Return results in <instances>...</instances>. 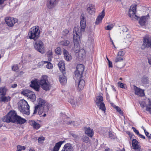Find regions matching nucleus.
<instances>
[{"instance_id":"f257e3e1","label":"nucleus","mask_w":151,"mask_h":151,"mask_svg":"<svg viewBox=\"0 0 151 151\" xmlns=\"http://www.w3.org/2000/svg\"><path fill=\"white\" fill-rule=\"evenodd\" d=\"M40 85L42 88L46 91H49L51 87V84L48 79V78L46 75L43 76L41 79L38 80L35 79L31 81L30 86L33 88L36 91H38Z\"/></svg>"},{"instance_id":"f03ea898","label":"nucleus","mask_w":151,"mask_h":151,"mask_svg":"<svg viewBox=\"0 0 151 151\" xmlns=\"http://www.w3.org/2000/svg\"><path fill=\"white\" fill-rule=\"evenodd\" d=\"M73 33L74 43V51L76 53H77L79 50V44L81 42L80 38L81 36L80 28L79 27L74 28Z\"/></svg>"},{"instance_id":"7ed1b4c3","label":"nucleus","mask_w":151,"mask_h":151,"mask_svg":"<svg viewBox=\"0 0 151 151\" xmlns=\"http://www.w3.org/2000/svg\"><path fill=\"white\" fill-rule=\"evenodd\" d=\"M37 102L38 104L35 107L33 114H36L38 110V114L39 115L42 114L43 112H47L48 110V104L45 101L41 98L38 99Z\"/></svg>"},{"instance_id":"20e7f679","label":"nucleus","mask_w":151,"mask_h":151,"mask_svg":"<svg viewBox=\"0 0 151 151\" xmlns=\"http://www.w3.org/2000/svg\"><path fill=\"white\" fill-rule=\"evenodd\" d=\"M18 107L20 112L23 114L29 115V106L27 101L24 99L21 100L18 103Z\"/></svg>"},{"instance_id":"39448f33","label":"nucleus","mask_w":151,"mask_h":151,"mask_svg":"<svg viewBox=\"0 0 151 151\" xmlns=\"http://www.w3.org/2000/svg\"><path fill=\"white\" fill-rule=\"evenodd\" d=\"M26 121L27 120L17 115L15 111H10V122H16L17 124H22Z\"/></svg>"},{"instance_id":"423d86ee","label":"nucleus","mask_w":151,"mask_h":151,"mask_svg":"<svg viewBox=\"0 0 151 151\" xmlns=\"http://www.w3.org/2000/svg\"><path fill=\"white\" fill-rule=\"evenodd\" d=\"M40 32L38 26L33 27L29 30L28 37L29 39L35 40L39 38Z\"/></svg>"},{"instance_id":"0eeeda50","label":"nucleus","mask_w":151,"mask_h":151,"mask_svg":"<svg viewBox=\"0 0 151 151\" xmlns=\"http://www.w3.org/2000/svg\"><path fill=\"white\" fill-rule=\"evenodd\" d=\"M35 41L33 44L35 49L41 54L44 53L45 52V47L42 41L40 40Z\"/></svg>"},{"instance_id":"6e6552de","label":"nucleus","mask_w":151,"mask_h":151,"mask_svg":"<svg viewBox=\"0 0 151 151\" xmlns=\"http://www.w3.org/2000/svg\"><path fill=\"white\" fill-rule=\"evenodd\" d=\"M103 97L99 95L96 97L95 102L97 105L99 107V109L103 111H105L106 108L103 102Z\"/></svg>"},{"instance_id":"1a4fd4ad","label":"nucleus","mask_w":151,"mask_h":151,"mask_svg":"<svg viewBox=\"0 0 151 151\" xmlns=\"http://www.w3.org/2000/svg\"><path fill=\"white\" fill-rule=\"evenodd\" d=\"M22 94L27 96L32 101L34 102L36 99V96L33 92L28 90H24L22 92Z\"/></svg>"},{"instance_id":"9d476101","label":"nucleus","mask_w":151,"mask_h":151,"mask_svg":"<svg viewBox=\"0 0 151 151\" xmlns=\"http://www.w3.org/2000/svg\"><path fill=\"white\" fill-rule=\"evenodd\" d=\"M136 9V5H132L129 11V16L132 18V19H137L138 17L135 15Z\"/></svg>"},{"instance_id":"9b49d317","label":"nucleus","mask_w":151,"mask_h":151,"mask_svg":"<svg viewBox=\"0 0 151 151\" xmlns=\"http://www.w3.org/2000/svg\"><path fill=\"white\" fill-rule=\"evenodd\" d=\"M151 48V38L149 37H146L144 38L143 43L141 46L142 49L146 48Z\"/></svg>"},{"instance_id":"f8f14e48","label":"nucleus","mask_w":151,"mask_h":151,"mask_svg":"<svg viewBox=\"0 0 151 151\" xmlns=\"http://www.w3.org/2000/svg\"><path fill=\"white\" fill-rule=\"evenodd\" d=\"M80 19V26L81 29L79 27H79L80 28L81 31H82L84 32L86 26V17L83 14H82Z\"/></svg>"},{"instance_id":"ddd939ff","label":"nucleus","mask_w":151,"mask_h":151,"mask_svg":"<svg viewBox=\"0 0 151 151\" xmlns=\"http://www.w3.org/2000/svg\"><path fill=\"white\" fill-rule=\"evenodd\" d=\"M87 11L88 14L90 15L94 14L95 12V8L94 5L89 4L87 6Z\"/></svg>"},{"instance_id":"4468645a","label":"nucleus","mask_w":151,"mask_h":151,"mask_svg":"<svg viewBox=\"0 0 151 151\" xmlns=\"http://www.w3.org/2000/svg\"><path fill=\"white\" fill-rule=\"evenodd\" d=\"M134 90L135 95L139 96H142L145 95L144 90L138 88L135 86H134Z\"/></svg>"},{"instance_id":"2eb2a0df","label":"nucleus","mask_w":151,"mask_h":151,"mask_svg":"<svg viewBox=\"0 0 151 151\" xmlns=\"http://www.w3.org/2000/svg\"><path fill=\"white\" fill-rule=\"evenodd\" d=\"M132 146L135 151H143L142 149L139 146L138 142L135 139H133L132 141Z\"/></svg>"},{"instance_id":"dca6fc26","label":"nucleus","mask_w":151,"mask_h":151,"mask_svg":"<svg viewBox=\"0 0 151 151\" xmlns=\"http://www.w3.org/2000/svg\"><path fill=\"white\" fill-rule=\"evenodd\" d=\"M58 0H48L47 6L48 8L52 9L55 7L57 4Z\"/></svg>"},{"instance_id":"f3484780","label":"nucleus","mask_w":151,"mask_h":151,"mask_svg":"<svg viewBox=\"0 0 151 151\" xmlns=\"http://www.w3.org/2000/svg\"><path fill=\"white\" fill-rule=\"evenodd\" d=\"M83 130H84L86 134L91 138L92 137L94 134V132L92 129L89 127H84Z\"/></svg>"},{"instance_id":"a211bd4d","label":"nucleus","mask_w":151,"mask_h":151,"mask_svg":"<svg viewBox=\"0 0 151 151\" xmlns=\"http://www.w3.org/2000/svg\"><path fill=\"white\" fill-rule=\"evenodd\" d=\"M74 148L72 144L70 143L66 144L61 151H73Z\"/></svg>"},{"instance_id":"6ab92c4d","label":"nucleus","mask_w":151,"mask_h":151,"mask_svg":"<svg viewBox=\"0 0 151 151\" xmlns=\"http://www.w3.org/2000/svg\"><path fill=\"white\" fill-rule=\"evenodd\" d=\"M105 15L104 10H103L101 13H100L97 18L95 23L96 24H98L101 22L102 19L104 18Z\"/></svg>"},{"instance_id":"aec40b11","label":"nucleus","mask_w":151,"mask_h":151,"mask_svg":"<svg viewBox=\"0 0 151 151\" xmlns=\"http://www.w3.org/2000/svg\"><path fill=\"white\" fill-rule=\"evenodd\" d=\"M68 101L73 106H78L80 104V101H76L74 99V98L73 96H70L68 98Z\"/></svg>"},{"instance_id":"412c9836","label":"nucleus","mask_w":151,"mask_h":151,"mask_svg":"<svg viewBox=\"0 0 151 151\" xmlns=\"http://www.w3.org/2000/svg\"><path fill=\"white\" fill-rule=\"evenodd\" d=\"M149 17L147 16H142L139 18V23L142 26L145 25Z\"/></svg>"},{"instance_id":"4be33fe9","label":"nucleus","mask_w":151,"mask_h":151,"mask_svg":"<svg viewBox=\"0 0 151 151\" xmlns=\"http://www.w3.org/2000/svg\"><path fill=\"white\" fill-rule=\"evenodd\" d=\"M29 123L30 125L33 126L34 128L36 129H39L41 127L40 124L34 120H29Z\"/></svg>"},{"instance_id":"5701e85b","label":"nucleus","mask_w":151,"mask_h":151,"mask_svg":"<svg viewBox=\"0 0 151 151\" xmlns=\"http://www.w3.org/2000/svg\"><path fill=\"white\" fill-rule=\"evenodd\" d=\"M78 80L79 81L78 83V89L79 90H80L83 88L85 85V82L81 78Z\"/></svg>"},{"instance_id":"b1692460","label":"nucleus","mask_w":151,"mask_h":151,"mask_svg":"<svg viewBox=\"0 0 151 151\" xmlns=\"http://www.w3.org/2000/svg\"><path fill=\"white\" fill-rule=\"evenodd\" d=\"M58 66L60 71L63 74L65 73V68L64 62L63 61H61L58 64Z\"/></svg>"},{"instance_id":"393cba45","label":"nucleus","mask_w":151,"mask_h":151,"mask_svg":"<svg viewBox=\"0 0 151 151\" xmlns=\"http://www.w3.org/2000/svg\"><path fill=\"white\" fill-rule=\"evenodd\" d=\"M63 53L65 60L68 61L72 59L71 55L69 53L67 50L64 49L63 51Z\"/></svg>"},{"instance_id":"a878e982","label":"nucleus","mask_w":151,"mask_h":151,"mask_svg":"<svg viewBox=\"0 0 151 151\" xmlns=\"http://www.w3.org/2000/svg\"><path fill=\"white\" fill-rule=\"evenodd\" d=\"M59 79L60 82L61 84H65L67 82V79L63 74L60 76Z\"/></svg>"},{"instance_id":"bb28decb","label":"nucleus","mask_w":151,"mask_h":151,"mask_svg":"<svg viewBox=\"0 0 151 151\" xmlns=\"http://www.w3.org/2000/svg\"><path fill=\"white\" fill-rule=\"evenodd\" d=\"M84 69V66L82 64H78L76 67V70L75 71L83 73Z\"/></svg>"},{"instance_id":"cd10ccee","label":"nucleus","mask_w":151,"mask_h":151,"mask_svg":"<svg viewBox=\"0 0 151 151\" xmlns=\"http://www.w3.org/2000/svg\"><path fill=\"white\" fill-rule=\"evenodd\" d=\"M78 52V57L80 59H82L85 57V51L83 49H81Z\"/></svg>"},{"instance_id":"c85d7f7f","label":"nucleus","mask_w":151,"mask_h":151,"mask_svg":"<svg viewBox=\"0 0 151 151\" xmlns=\"http://www.w3.org/2000/svg\"><path fill=\"white\" fill-rule=\"evenodd\" d=\"M82 74L83 73H82L75 71V76L74 77V79L76 81L77 80H78L81 79Z\"/></svg>"},{"instance_id":"c756f323","label":"nucleus","mask_w":151,"mask_h":151,"mask_svg":"<svg viewBox=\"0 0 151 151\" xmlns=\"http://www.w3.org/2000/svg\"><path fill=\"white\" fill-rule=\"evenodd\" d=\"M127 31V29L125 26H122L119 29V31L120 34L126 35V32Z\"/></svg>"},{"instance_id":"7c9ffc66","label":"nucleus","mask_w":151,"mask_h":151,"mask_svg":"<svg viewBox=\"0 0 151 151\" xmlns=\"http://www.w3.org/2000/svg\"><path fill=\"white\" fill-rule=\"evenodd\" d=\"M31 55L29 54L23 55L22 58L23 60L26 62H29L30 59Z\"/></svg>"},{"instance_id":"2f4dec72","label":"nucleus","mask_w":151,"mask_h":151,"mask_svg":"<svg viewBox=\"0 0 151 151\" xmlns=\"http://www.w3.org/2000/svg\"><path fill=\"white\" fill-rule=\"evenodd\" d=\"M47 55L48 57V60L49 61L51 60L52 58V49L49 50L47 53Z\"/></svg>"},{"instance_id":"473e14b6","label":"nucleus","mask_w":151,"mask_h":151,"mask_svg":"<svg viewBox=\"0 0 151 151\" xmlns=\"http://www.w3.org/2000/svg\"><path fill=\"white\" fill-rule=\"evenodd\" d=\"M2 120L4 122L7 123L9 122V112L7 114L2 118Z\"/></svg>"},{"instance_id":"72a5a7b5","label":"nucleus","mask_w":151,"mask_h":151,"mask_svg":"<svg viewBox=\"0 0 151 151\" xmlns=\"http://www.w3.org/2000/svg\"><path fill=\"white\" fill-rule=\"evenodd\" d=\"M17 22L18 20L16 19L13 17L10 18V27H12Z\"/></svg>"},{"instance_id":"f704fd0d","label":"nucleus","mask_w":151,"mask_h":151,"mask_svg":"<svg viewBox=\"0 0 151 151\" xmlns=\"http://www.w3.org/2000/svg\"><path fill=\"white\" fill-rule=\"evenodd\" d=\"M148 104L146 106V110L151 114V101L148 99Z\"/></svg>"},{"instance_id":"c9c22d12","label":"nucleus","mask_w":151,"mask_h":151,"mask_svg":"<svg viewBox=\"0 0 151 151\" xmlns=\"http://www.w3.org/2000/svg\"><path fill=\"white\" fill-rule=\"evenodd\" d=\"M12 70L17 72L19 71V68L17 65L15 64L12 66Z\"/></svg>"},{"instance_id":"e433bc0d","label":"nucleus","mask_w":151,"mask_h":151,"mask_svg":"<svg viewBox=\"0 0 151 151\" xmlns=\"http://www.w3.org/2000/svg\"><path fill=\"white\" fill-rule=\"evenodd\" d=\"M7 90L5 88H0V94L2 95H5L6 93Z\"/></svg>"},{"instance_id":"4c0bfd02","label":"nucleus","mask_w":151,"mask_h":151,"mask_svg":"<svg viewBox=\"0 0 151 151\" xmlns=\"http://www.w3.org/2000/svg\"><path fill=\"white\" fill-rule=\"evenodd\" d=\"M82 140L86 143L89 142L90 141L89 138L86 136H83L81 138Z\"/></svg>"},{"instance_id":"58836bf2","label":"nucleus","mask_w":151,"mask_h":151,"mask_svg":"<svg viewBox=\"0 0 151 151\" xmlns=\"http://www.w3.org/2000/svg\"><path fill=\"white\" fill-rule=\"evenodd\" d=\"M112 104V105L116 109V110L117 111H118L120 114L122 115L123 114V112L119 107L114 105L113 104Z\"/></svg>"},{"instance_id":"ea45409f","label":"nucleus","mask_w":151,"mask_h":151,"mask_svg":"<svg viewBox=\"0 0 151 151\" xmlns=\"http://www.w3.org/2000/svg\"><path fill=\"white\" fill-rule=\"evenodd\" d=\"M70 44V42L68 40H66L62 41L60 42V44L63 46H67Z\"/></svg>"},{"instance_id":"a19ab883","label":"nucleus","mask_w":151,"mask_h":151,"mask_svg":"<svg viewBox=\"0 0 151 151\" xmlns=\"http://www.w3.org/2000/svg\"><path fill=\"white\" fill-rule=\"evenodd\" d=\"M67 124H68L73 125L74 126H77L79 124L77 123V121H72L67 122Z\"/></svg>"},{"instance_id":"79ce46f5","label":"nucleus","mask_w":151,"mask_h":151,"mask_svg":"<svg viewBox=\"0 0 151 151\" xmlns=\"http://www.w3.org/2000/svg\"><path fill=\"white\" fill-rule=\"evenodd\" d=\"M25 147L18 145L17 147V150L16 151H23V150H25Z\"/></svg>"},{"instance_id":"37998d69","label":"nucleus","mask_w":151,"mask_h":151,"mask_svg":"<svg viewBox=\"0 0 151 151\" xmlns=\"http://www.w3.org/2000/svg\"><path fill=\"white\" fill-rule=\"evenodd\" d=\"M125 42L127 44V45H130L131 43V42L133 40L132 38H130L129 39H124Z\"/></svg>"},{"instance_id":"c03bdc74","label":"nucleus","mask_w":151,"mask_h":151,"mask_svg":"<svg viewBox=\"0 0 151 151\" xmlns=\"http://www.w3.org/2000/svg\"><path fill=\"white\" fill-rule=\"evenodd\" d=\"M109 137L111 139H114L116 138L115 134L111 131L109 132Z\"/></svg>"},{"instance_id":"a18cd8bd","label":"nucleus","mask_w":151,"mask_h":151,"mask_svg":"<svg viewBox=\"0 0 151 151\" xmlns=\"http://www.w3.org/2000/svg\"><path fill=\"white\" fill-rule=\"evenodd\" d=\"M88 43L90 45L92 44L94 42V39L92 36H90L88 38Z\"/></svg>"},{"instance_id":"49530a36","label":"nucleus","mask_w":151,"mask_h":151,"mask_svg":"<svg viewBox=\"0 0 151 151\" xmlns=\"http://www.w3.org/2000/svg\"><path fill=\"white\" fill-rule=\"evenodd\" d=\"M55 53L58 55H60L61 54L62 51L60 48L58 47L55 50Z\"/></svg>"},{"instance_id":"de8ad7c7","label":"nucleus","mask_w":151,"mask_h":151,"mask_svg":"<svg viewBox=\"0 0 151 151\" xmlns=\"http://www.w3.org/2000/svg\"><path fill=\"white\" fill-rule=\"evenodd\" d=\"M45 140V137L42 136L39 137L38 139V143L40 144H42Z\"/></svg>"},{"instance_id":"09e8293b","label":"nucleus","mask_w":151,"mask_h":151,"mask_svg":"<svg viewBox=\"0 0 151 151\" xmlns=\"http://www.w3.org/2000/svg\"><path fill=\"white\" fill-rule=\"evenodd\" d=\"M123 60V59L122 57L117 56L114 60V62L115 63H117L122 61Z\"/></svg>"},{"instance_id":"8fccbe9b","label":"nucleus","mask_w":151,"mask_h":151,"mask_svg":"<svg viewBox=\"0 0 151 151\" xmlns=\"http://www.w3.org/2000/svg\"><path fill=\"white\" fill-rule=\"evenodd\" d=\"M139 102L142 108H144L145 106L146 107V106L147 105L146 104L144 101H139Z\"/></svg>"},{"instance_id":"3c124183","label":"nucleus","mask_w":151,"mask_h":151,"mask_svg":"<svg viewBox=\"0 0 151 151\" xmlns=\"http://www.w3.org/2000/svg\"><path fill=\"white\" fill-rule=\"evenodd\" d=\"M9 99V97L8 98L4 96H2L1 98V101L4 102L8 101Z\"/></svg>"},{"instance_id":"603ef678","label":"nucleus","mask_w":151,"mask_h":151,"mask_svg":"<svg viewBox=\"0 0 151 151\" xmlns=\"http://www.w3.org/2000/svg\"><path fill=\"white\" fill-rule=\"evenodd\" d=\"M47 63V64L46 66V68L47 69H51L52 68V65L51 63L50 62H47V63Z\"/></svg>"},{"instance_id":"864d4df0","label":"nucleus","mask_w":151,"mask_h":151,"mask_svg":"<svg viewBox=\"0 0 151 151\" xmlns=\"http://www.w3.org/2000/svg\"><path fill=\"white\" fill-rule=\"evenodd\" d=\"M114 27V25L111 24L109 25H108L105 28V29L107 30H111Z\"/></svg>"},{"instance_id":"5fc2aeb1","label":"nucleus","mask_w":151,"mask_h":151,"mask_svg":"<svg viewBox=\"0 0 151 151\" xmlns=\"http://www.w3.org/2000/svg\"><path fill=\"white\" fill-rule=\"evenodd\" d=\"M142 82L144 84L147 83L148 82V78L147 77H144L142 79Z\"/></svg>"},{"instance_id":"6e6d98bb","label":"nucleus","mask_w":151,"mask_h":151,"mask_svg":"<svg viewBox=\"0 0 151 151\" xmlns=\"http://www.w3.org/2000/svg\"><path fill=\"white\" fill-rule=\"evenodd\" d=\"M6 23L8 26H9V17H7L5 19Z\"/></svg>"},{"instance_id":"4d7b16f0","label":"nucleus","mask_w":151,"mask_h":151,"mask_svg":"<svg viewBox=\"0 0 151 151\" xmlns=\"http://www.w3.org/2000/svg\"><path fill=\"white\" fill-rule=\"evenodd\" d=\"M124 54V52L122 51H119L118 53L117 56L120 57L123 55Z\"/></svg>"},{"instance_id":"13d9d810","label":"nucleus","mask_w":151,"mask_h":151,"mask_svg":"<svg viewBox=\"0 0 151 151\" xmlns=\"http://www.w3.org/2000/svg\"><path fill=\"white\" fill-rule=\"evenodd\" d=\"M47 63V61H42L39 62L38 64V65L39 66V67H40V66H41L42 65H43L45 63Z\"/></svg>"},{"instance_id":"bf43d9fd","label":"nucleus","mask_w":151,"mask_h":151,"mask_svg":"<svg viewBox=\"0 0 151 151\" xmlns=\"http://www.w3.org/2000/svg\"><path fill=\"white\" fill-rule=\"evenodd\" d=\"M69 32V30L67 29H65L63 32V35L65 36L68 34Z\"/></svg>"},{"instance_id":"052dcab7","label":"nucleus","mask_w":151,"mask_h":151,"mask_svg":"<svg viewBox=\"0 0 151 151\" xmlns=\"http://www.w3.org/2000/svg\"><path fill=\"white\" fill-rule=\"evenodd\" d=\"M107 87L109 89L111 88L114 91H116V90L115 89L114 86L113 85H111L109 84H108Z\"/></svg>"},{"instance_id":"680f3d73","label":"nucleus","mask_w":151,"mask_h":151,"mask_svg":"<svg viewBox=\"0 0 151 151\" xmlns=\"http://www.w3.org/2000/svg\"><path fill=\"white\" fill-rule=\"evenodd\" d=\"M144 131L145 134L147 136V137L149 138H151V134H149V133L147 132H146L145 129H144Z\"/></svg>"},{"instance_id":"e2e57ef3","label":"nucleus","mask_w":151,"mask_h":151,"mask_svg":"<svg viewBox=\"0 0 151 151\" xmlns=\"http://www.w3.org/2000/svg\"><path fill=\"white\" fill-rule=\"evenodd\" d=\"M132 129L134 131V132L136 133L137 135L138 134H139V132L138 130L136 129L134 127H132Z\"/></svg>"},{"instance_id":"0e129e2a","label":"nucleus","mask_w":151,"mask_h":151,"mask_svg":"<svg viewBox=\"0 0 151 151\" xmlns=\"http://www.w3.org/2000/svg\"><path fill=\"white\" fill-rule=\"evenodd\" d=\"M118 85L121 88H124V84L122 83L119 82L118 83Z\"/></svg>"},{"instance_id":"69168bd1","label":"nucleus","mask_w":151,"mask_h":151,"mask_svg":"<svg viewBox=\"0 0 151 151\" xmlns=\"http://www.w3.org/2000/svg\"><path fill=\"white\" fill-rule=\"evenodd\" d=\"M108 65L109 67L110 68H112L113 67L112 62L109 60H108Z\"/></svg>"},{"instance_id":"338daca9","label":"nucleus","mask_w":151,"mask_h":151,"mask_svg":"<svg viewBox=\"0 0 151 151\" xmlns=\"http://www.w3.org/2000/svg\"><path fill=\"white\" fill-rule=\"evenodd\" d=\"M130 38H132L131 35L130 34H127V35L125 39H129Z\"/></svg>"},{"instance_id":"774afa93","label":"nucleus","mask_w":151,"mask_h":151,"mask_svg":"<svg viewBox=\"0 0 151 151\" xmlns=\"http://www.w3.org/2000/svg\"><path fill=\"white\" fill-rule=\"evenodd\" d=\"M71 135L72 137L75 138V139H76L78 138V136L76 134H72Z\"/></svg>"}]
</instances>
